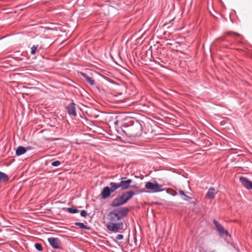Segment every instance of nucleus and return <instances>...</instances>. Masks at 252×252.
<instances>
[{
	"label": "nucleus",
	"instance_id": "1",
	"mask_svg": "<svg viewBox=\"0 0 252 252\" xmlns=\"http://www.w3.org/2000/svg\"><path fill=\"white\" fill-rule=\"evenodd\" d=\"M122 130L127 136L135 137L141 135L142 126L139 122L136 121L132 125L125 126Z\"/></svg>",
	"mask_w": 252,
	"mask_h": 252
},
{
	"label": "nucleus",
	"instance_id": "2",
	"mask_svg": "<svg viewBox=\"0 0 252 252\" xmlns=\"http://www.w3.org/2000/svg\"><path fill=\"white\" fill-rule=\"evenodd\" d=\"M128 210L126 207H121L114 209L108 215V222H117L126 217Z\"/></svg>",
	"mask_w": 252,
	"mask_h": 252
},
{
	"label": "nucleus",
	"instance_id": "3",
	"mask_svg": "<svg viewBox=\"0 0 252 252\" xmlns=\"http://www.w3.org/2000/svg\"><path fill=\"white\" fill-rule=\"evenodd\" d=\"M123 226L124 223L122 222H108L106 225L108 231L115 233L123 230Z\"/></svg>",
	"mask_w": 252,
	"mask_h": 252
},
{
	"label": "nucleus",
	"instance_id": "4",
	"mask_svg": "<svg viewBox=\"0 0 252 252\" xmlns=\"http://www.w3.org/2000/svg\"><path fill=\"white\" fill-rule=\"evenodd\" d=\"M213 222L215 225L217 230L221 235H224L228 237H230V235L228 231L224 229V228L216 220H214Z\"/></svg>",
	"mask_w": 252,
	"mask_h": 252
},
{
	"label": "nucleus",
	"instance_id": "5",
	"mask_svg": "<svg viewBox=\"0 0 252 252\" xmlns=\"http://www.w3.org/2000/svg\"><path fill=\"white\" fill-rule=\"evenodd\" d=\"M132 183V180L127 179L126 177H122L120 179V182L119 183L120 188L122 190L127 189Z\"/></svg>",
	"mask_w": 252,
	"mask_h": 252
},
{
	"label": "nucleus",
	"instance_id": "6",
	"mask_svg": "<svg viewBox=\"0 0 252 252\" xmlns=\"http://www.w3.org/2000/svg\"><path fill=\"white\" fill-rule=\"evenodd\" d=\"M161 187L162 186L161 185L157 183H153L152 182H148L145 184V188L147 189L153 190L154 192L161 191L158 189Z\"/></svg>",
	"mask_w": 252,
	"mask_h": 252
},
{
	"label": "nucleus",
	"instance_id": "7",
	"mask_svg": "<svg viewBox=\"0 0 252 252\" xmlns=\"http://www.w3.org/2000/svg\"><path fill=\"white\" fill-rule=\"evenodd\" d=\"M240 181L247 189H252V182L247 178L241 177L240 178Z\"/></svg>",
	"mask_w": 252,
	"mask_h": 252
},
{
	"label": "nucleus",
	"instance_id": "8",
	"mask_svg": "<svg viewBox=\"0 0 252 252\" xmlns=\"http://www.w3.org/2000/svg\"><path fill=\"white\" fill-rule=\"evenodd\" d=\"M125 204L124 199L123 198L122 195L119 196L115 198L111 203V206L112 207H118Z\"/></svg>",
	"mask_w": 252,
	"mask_h": 252
},
{
	"label": "nucleus",
	"instance_id": "9",
	"mask_svg": "<svg viewBox=\"0 0 252 252\" xmlns=\"http://www.w3.org/2000/svg\"><path fill=\"white\" fill-rule=\"evenodd\" d=\"M48 241L50 245L54 249H58L60 248L61 242L57 238L51 237L48 239Z\"/></svg>",
	"mask_w": 252,
	"mask_h": 252
},
{
	"label": "nucleus",
	"instance_id": "10",
	"mask_svg": "<svg viewBox=\"0 0 252 252\" xmlns=\"http://www.w3.org/2000/svg\"><path fill=\"white\" fill-rule=\"evenodd\" d=\"M75 106L76 104L72 102L66 106V111L69 115L73 116H76L77 113Z\"/></svg>",
	"mask_w": 252,
	"mask_h": 252
},
{
	"label": "nucleus",
	"instance_id": "11",
	"mask_svg": "<svg viewBox=\"0 0 252 252\" xmlns=\"http://www.w3.org/2000/svg\"><path fill=\"white\" fill-rule=\"evenodd\" d=\"M135 195V193L133 191L130 190L124 193L122 195L124 201L126 203L128 200H130L133 196Z\"/></svg>",
	"mask_w": 252,
	"mask_h": 252
},
{
	"label": "nucleus",
	"instance_id": "12",
	"mask_svg": "<svg viewBox=\"0 0 252 252\" xmlns=\"http://www.w3.org/2000/svg\"><path fill=\"white\" fill-rule=\"evenodd\" d=\"M111 193H112V192L111 190L110 187H104L101 193V195L102 198L106 199V198H108L110 196V194Z\"/></svg>",
	"mask_w": 252,
	"mask_h": 252
},
{
	"label": "nucleus",
	"instance_id": "13",
	"mask_svg": "<svg viewBox=\"0 0 252 252\" xmlns=\"http://www.w3.org/2000/svg\"><path fill=\"white\" fill-rule=\"evenodd\" d=\"M217 193L218 191L214 188H211L209 189L206 196L208 199H213Z\"/></svg>",
	"mask_w": 252,
	"mask_h": 252
},
{
	"label": "nucleus",
	"instance_id": "14",
	"mask_svg": "<svg viewBox=\"0 0 252 252\" xmlns=\"http://www.w3.org/2000/svg\"><path fill=\"white\" fill-rule=\"evenodd\" d=\"M80 74L82 76H83L85 80L91 85H94L95 83L94 80L93 79V78L89 77L85 73L83 72H80Z\"/></svg>",
	"mask_w": 252,
	"mask_h": 252
},
{
	"label": "nucleus",
	"instance_id": "15",
	"mask_svg": "<svg viewBox=\"0 0 252 252\" xmlns=\"http://www.w3.org/2000/svg\"><path fill=\"white\" fill-rule=\"evenodd\" d=\"M110 188L112 192H114L118 189L120 188L119 183L111 182L110 183Z\"/></svg>",
	"mask_w": 252,
	"mask_h": 252
},
{
	"label": "nucleus",
	"instance_id": "16",
	"mask_svg": "<svg viewBox=\"0 0 252 252\" xmlns=\"http://www.w3.org/2000/svg\"><path fill=\"white\" fill-rule=\"evenodd\" d=\"M26 152V149L23 146H19L16 149V154L17 156H19Z\"/></svg>",
	"mask_w": 252,
	"mask_h": 252
},
{
	"label": "nucleus",
	"instance_id": "17",
	"mask_svg": "<svg viewBox=\"0 0 252 252\" xmlns=\"http://www.w3.org/2000/svg\"><path fill=\"white\" fill-rule=\"evenodd\" d=\"M9 180L7 175L4 173L0 171V182L7 181Z\"/></svg>",
	"mask_w": 252,
	"mask_h": 252
},
{
	"label": "nucleus",
	"instance_id": "18",
	"mask_svg": "<svg viewBox=\"0 0 252 252\" xmlns=\"http://www.w3.org/2000/svg\"><path fill=\"white\" fill-rule=\"evenodd\" d=\"M75 225L82 229H89V228L82 222H75Z\"/></svg>",
	"mask_w": 252,
	"mask_h": 252
},
{
	"label": "nucleus",
	"instance_id": "19",
	"mask_svg": "<svg viewBox=\"0 0 252 252\" xmlns=\"http://www.w3.org/2000/svg\"><path fill=\"white\" fill-rule=\"evenodd\" d=\"M66 211L71 214H75L78 212V210L74 208H67Z\"/></svg>",
	"mask_w": 252,
	"mask_h": 252
},
{
	"label": "nucleus",
	"instance_id": "20",
	"mask_svg": "<svg viewBox=\"0 0 252 252\" xmlns=\"http://www.w3.org/2000/svg\"><path fill=\"white\" fill-rule=\"evenodd\" d=\"M34 247L35 249L39 251H42L43 250L41 245L39 243L35 244Z\"/></svg>",
	"mask_w": 252,
	"mask_h": 252
},
{
	"label": "nucleus",
	"instance_id": "21",
	"mask_svg": "<svg viewBox=\"0 0 252 252\" xmlns=\"http://www.w3.org/2000/svg\"><path fill=\"white\" fill-rule=\"evenodd\" d=\"M37 45H33L31 48V53L32 55H34L35 53L36 50L37 48Z\"/></svg>",
	"mask_w": 252,
	"mask_h": 252
},
{
	"label": "nucleus",
	"instance_id": "22",
	"mask_svg": "<svg viewBox=\"0 0 252 252\" xmlns=\"http://www.w3.org/2000/svg\"><path fill=\"white\" fill-rule=\"evenodd\" d=\"M61 164V162L59 160H56V161H53L51 163V165L53 166H58L60 165Z\"/></svg>",
	"mask_w": 252,
	"mask_h": 252
},
{
	"label": "nucleus",
	"instance_id": "23",
	"mask_svg": "<svg viewBox=\"0 0 252 252\" xmlns=\"http://www.w3.org/2000/svg\"><path fill=\"white\" fill-rule=\"evenodd\" d=\"M123 238H124V236L122 234H118L116 236L115 241L116 242V240H122V239H123Z\"/></svg>",
	"mask_w": 252,
	"mask_h": 252
},
{
	"label": "nucleus",
	"instance_id": "24",
	"mask_svg": "<svg viewBox=\"0 0 252 252\" xmlns=\"http://www.w3.org/2000/svg\"><path fill=\"white\" fill-rule=\"evenodd\" d=\"M191 198L188 196L187 195L185 194V195L182 196V199L186 201H188L189 199H191Z\"/></svg>",
	"mask_w": 252,
	"mask_h": 252
},
{
	"label": "nucleus",
	"instance_id": "25",
	"mask_svg": "<svg viewBox=\"0 0 252 252\" xmlns=\"http://www.w3.org/2000/svg\"><path fill=\"white\" fill-rule=\"evenodd\" d=\"M81 216L83 217H86L87 215V212L85 210H82L81 212Z\"/></svg>",
	"mask_w": 252,
	"mask_h": 252
},
{
	"label": "nucleus",
	"instance_id": "26",
	"mask_svg": "<svg viewBox=\"0 0 252 252\" xmlns=\"http://www.w3.org/2000/svg\"><path fill=\"white\" fill-rule=\"evenodd\" d=\"M178 193L182 197L184 195H185V192H184V191H183L182 190H179Z\"/></svg>",
	"mask_w": 252,
	"mask_h": 252
},
{
	"label": "nucleus",
	"instance_id": "27",
	"mask_svg": "<svg viewBox=\"0 0 252 252\" xmlns=\"http://www.w3.org/2000/svg\"><path fill=\"white\" fill-rule=\"evenodd\" d=\"M228 34H231V33H233V34L235 35H237V36H239L240 35L237 33H234V32H227V33Z\"/></svg>",
	"mask_w": 252,
	"mask_h": 252
}]
</instances>
